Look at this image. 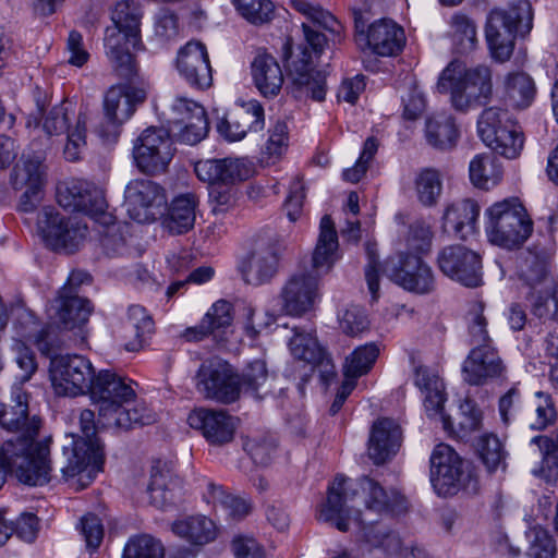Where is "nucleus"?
I'll use <instances>...</instances> for the list:
<instances>
[{
	"mask_svg": "<svg viewBox=\"0 0 558 558\" xmlns=\"http://www.w3.org/2000/svg\"><path fill=\"white\" fill-rule=\"evenodd\" d=\"M385 275L403 289L418 294L434 289V275L418 254L400 252L384 265Z\"/></svg>",
	"mask_w": 558,
	"mask_h": 558,
	"instance_id": "20",
	"label": "nucleus"
},
{
	"mask_svg": "<svg viewBox=\"0 0 558 558\" xmlns=\"http://www.w3.org/2000/svg\"><path fill=\"white\" fill-rule=\"evenodd\" d=\"M282 243L276 238L259 239L241 265L246 283L260 286L268 282L277 272Z\"/></svg>",
	"mask_w": 558,
	"mask_h": 558,
	"instance_id": "25",
	"label": "nucleus"
},
{
	"mask_svg": "<svg viewBox=\"0 0 558 558\" xmlns=\"http://www.w3.org/2000/svg\"><path fill=\"white\" fill-rule=\"evenodd\" d=\"M450 24L457 49L461 53L473 50L477 41L474 22L464 14H454Z\"/></svg>",
	"mask_w": 558,
	"mask_h": 558,
	"instance_id": "51",
	"label": "nucleus"
},
{
	"mask_svg": "<svg viewBox=\"0 0 558 558\" xmlns=\"http://www.w3.org/2000/svg\"><path fill=\"white\" fill-rule=\"evenodd\" d=\"M530 543L529 556L531 558H555L556 545L549 533L541 526H533L526 532Z\"/></svg>",
	"mask_w": 558,
	"mask_h": 558,
	"instance_id": "54",
	"label": "nucleus"
},
{
	"mask_svg": "<svg viewBox=\"0 0 558 558\" xmlns=\"http://www.w3.org/2000/svg\"><path fill=\"white\" fill-rule=\"evenodd\" d=\"M404 505L405 499L400 493L386 490L372 477L350 480L338 475L328 487L327 499L320 506L318 519L347 532L351 526L375 523V517L399 512L405 508Z\"/></svg>",
	"mask_w": 558,
	"mask_h": 558,
	"instance_id": "2",
	"label": "nucleus"
},
{
	"mask_svg": "<svg viewBox=\"0 0 558 558\" xmlns=\"http://www.w3.org/2000/svg\"><path fill=\"white\" fill-rule=\"evenodd\" d=\"M354 24L356 35L366 40L367 46L378 56H396L405 45L403 28L392 20L381 19L367 27L363 15L355 13Z\"/></svg>",
	"mask_w": 558,
	"mask_h": 558,
	"instance_id": "24",
	"label": "nucleus"
},
{
	"mask_svg": "<svg viewBox=\"0 0 558 558\" xmlns=\"http://www.w3.org/2000/svg\"><path fill=\"white\" fill-rule=\"evenodd\" d=\"M470 180L474 186L489 190L502 179L504 169L498 158L488 154H478L470 162Z\"/></svg>",
	"mask_w": 558,
	"mask_h": 558,
	"instance_id": "39",
	"label": "nucleus"
},
{
	"mask_svg": "<svg viewBox=\"0 0 558 558\" xmlns=\"http://www.w3.org/2000/svg\"><path fill=\"white\" fill-rule=\"evenodd\" d=\"M433 233L430 226L423 221L416 220L410 225L405 238V245L409 253L420 254L426 252L432 243Z\"/></svg>",
	"mask_w": 558,
	"mask_h": 558,
	"instance_id": "62",
	"label": "nucleus"
},
{
	"mask_svg": "<svg viewBox=\"0 0 558 558\" xmlns=\"http://www.w3.org/2000/svg\"><path fill=\"white\" fill-rule=\"evenodd\" d=\"M517 121L507 109L492 106L482 111L477 120V132L481 140L486 143L497 138L501 130L514 128Z\"/></svg>",
	"mask_w": 558,
	"mask_h": 558,
	"instance_id": "42",
	"label": "nucleus"
},
{
	"mask_svg": "<svg viewBox=\"0 0 558 558\" xmlns=\"http://www.w3.org/2000/svg\"><path fill=\"white\" fill-rule=\"evenodd\" d=\"M165 548L160 541L143 534L129 539L124 546L123 558H163Z\"/></svg>",
	"mask_w": 558,
	"mask_h": 558,
	"instance_id": "50",
	"label": "nucleus"
},
{
	"mask_svg": "<svg viewBox=\"0 0 558 558\" xmlns=\"http://www.w3.org/2000/svg\"><path fill=\"white\" fill-rule=\"evenodd\" d=\"M251 74L254 85L266 98L279 95L284 76L277 59L266 51H259L251 63Z\"/></svg>",
	"mask_w": 558,
	"mask_h": 558,
	"instance_id": "32",
	"label": "nucleus"
},
{
	"mask_svg": "<svg viewBox=\"0 0 558 558\" xmlns=\"http://www.w3.org/2000/svg\"><path fill=\"white\" fill-rule=\"evenodd\" d=\"M502 99L514 109H526L535 99L534 80L524 72H510L502 80Z\"/></svg>",
	"mask_w": 558,
	"mask_h": 558,
	"instance_id": "36",
	"label": "nucleus"
},
{
	"mask_svg": "<svg viewBox=\"0 0 558 558\" xmlns=\"http://www.w3.org/2000/svg\"><path fill=\"white\" fill-rule=\"evenodd\" d=\"M13 350L19 367L24 372L21 380L11 388L9 403L2 410V473L29 486H43L50 480L49 448L37 442L41 420L31 415L29 395L23 385L37 369L35 356L24 342L16 340Z\"/></svg>",
	"mask_w": 558,
	"mask_h": 558,
	"instance_id": "1",
	"label": "nucleus"
},
{
	"mask_svg": "<svg viewBox=\"0 0 558 558\" xmlns=\"http://www.w3.org/2000/svg\"><path fill=\"white\" fill-rule=\"evenodd\" d=\"M88 392L102 424L112 418L125 402H131L135 398L131 385L110 371H100L95 375Z\"/></svg>",
	"mask_w": 558,
	"mask_h": 558,
	"instance_id": "19",
	"label": "nucleus"
},
{
	"mask_svg": "<svg viewBox=\"0 0 558 558\" xmlns=\"http://www.w3.org/2000/svg\"><path fill=\"white\" fill-rule=\"evenodd\" d=\"M425 135L428 144L435 148L450 149L458 142L459 131L451 116L437 113L427 119Z\"/></svg>",
	"mask_w": 558,
	"mask_h": 558,
	"instance_id": "40",
	"label": "nucleus"
},
{
	"mask_svg": "<svg viewBox=\"0 0 558 558\" xmlns=\"http://www.w3.org/2000/svg\"><path fill=\"white\" fill-rule=\"evenodd\" d=\"M174 151L173 141L168 131L150 126L136 138L133 158L141 172L156 175L167 171Z\"/></svg>",
	"mask_w": 558,
	"mask_h": 558,
	"instance_id": "18",
	"label": "nucleus"
},
{
	"mask_svg": "<svg viewBox=\"0 0 558 558\" xmlns=\"http://www.w3.org/2000/svg\"><path fill=\"white\" fill-rule=\"evenodd\" d=\"M402 440L400 426L391 418L381 417L374 422L369 432L367 453L377 465L390 460L399 450Z\"/></svg>",
	"mask_w": 558,
	"mask_h": 558,
	"instance_id": "30",
	"label": "nucleus"
},
{
	"mask_svg": "<svg viewBox=\"0 0 558 558\" xmlns=\"http://www.w3.org/2000/svg\"><path fill=\"white\" fill-rule=\"evenodd\" d=\"M124 197L129 217L138 223L154 221L167 203L163 189L146 179L132 180L125 187Z\"/></svg>",
	"mask_w": 558,
	"mask_h": 558,
	"instance_id": "23",
	"label": "nucleus"
},
{
	"mask_svg": "<svg viewBox=\"0 0 558 558\" xmlns=\"http://www.w3.org/2000/svg\"><path fill=\"white\" fill-rule=\"evenodd\" d=\"M291 354L307 364L322 359L325 349L318 343L316 337L311 332H304L294 328V336L289 342Z\"/></svg>",
	"mask_w": 558,
	"mask_h": 558,
	"instance_id": "47",
	"label": "nucleus"
},
{
	"mask_svg": "<svg viewBox=\"0 0 558 558\" xmlns=\"http://www.w3.org/2000/svg\"><path fill=\"white\" fill-rule=\"evenodd\" d=\"M189 425L213 446H223L233 440L238 418L222 409L197 408L187 416Z\"/></svg>",
	"mask_w": 558,
	"mask_h": 558,
	"instance_id": "26",
	"label": "nucleus"
},
{
	"mask_svg": "<svg viewBox=\"0 0 558 558\" xmlns=\"http://www.w3.org/2000/svg\"><path fill=\"white\" fill-rule=\"evenodd\" d=\"M268 378V371L265 361L255 360L244 368L240 376V392L258 395L259 389Z\"/></svg>",
	"mask_w": 558,
	"mask_h": 558,
	"instance_id": "58",
	"label": "nucleus"
},
{
	"mask_svg": "<svg viewBox=\"0 0 558 558\" xmlns=\"http://www.w3.org/2000/svg\"><path fill=\"white\" fill-rule=\"evenodd\" d=\"M198 198L194 193L177 196L170 206L166 227L170 232L182 234L191 230L195 222V209Z\"/></svg>",
	"mask_w": 558,
	"mask_h": 558,
	"instance_id": "38",
	"label": "nucleus"
},
{
	"mask_svg": "<svg viewBox=\"0 0 558 558\" xmlns=\"http://www.w3.org/2000/svg\"><path fill=\"white\" fill-rule=\"evenodd\" d=\"M414 384L424 395V407L428 416L439 415L445 429L453 430L461 437H466L481 428L482 413L476 405L468 399L460 404L458 427L457 429L454 428L450 416L445 415L442 411L446 393L445 385L438 375L426 367H416Z\"/></svg>",
	"mask_w": 558,
	"mask_h": 558,
	"instance_id": "11",
	"label": "nucleus"
},
{
	"mask_svg": "<svg viewBox=\"0 0 558 558\" xmlns=\"http://www.w3.org/2000/svg\"><path fill=\"white\" fill-rule=\"evenodd\" d=\"M486 215V232L492 243L513 248L530 236L533 223L517 198L504 199L492 205Z\"/></svg>",
	"mask_w": 558,
	"mask_h": 558,
	"instance_id": "12",
	"label": "nucleus"
},
{
	"mask_svg": "<svg viewBox=\"0 0 558 558\" xmlns=\"http://www.w3.org/2000/svg\"><path fill=\"white\" fill-rule=\"evenodd\" d=\"M196 388L206 399L231 404L240 398V376L226 364L204 363L196 374Z\"/></svg>",
	"mask_w": 558,
	"mask_h": 558,
	"instance_id": "22",
	"label": "nucleus"
},
{
	"mask_svg": "<svg viewBox=\"0 0 558 558\" xmlns=\"http://www.w3.org/2000/svg\"><path fill=\"white\" fill-rule=\"evenodd\" d=\"M440 271L448 278L469 288L482 284V258L465 245L453 244L444 247L437 256Z\"/></svg>",
	"mask_w": 558,
	"mask_h": 558,
	"instance_id": "21",
	"label": "nucleus"
},
{
	"mask_svg": "<svg viewBox=\"0 0 558 558\" xmlns=\"http://www.w3.org/2000/svg\"><path fill=\"white\" fill-rule=\"evenodd\" d=\"M339 326L345 335L355 337L368 329L369 322L362 307L351 305L340 316Z\"/></svg>",
	"mask_w": 558,
	"mask_h": 558,
	"instance_id": "63",
	"label": "nucleus"
},
{
	"mask_svg": "<svg viewBox=\"0 0 558 558\" xmlns=\"http://www.w3.org/2000/svg\"><path fill=\"white\" fill-rule=\"evenodd\" d=\"M534 412L530 418L532 429L542 430L551 425L556 420V410L551 397L543 391H537L532 403Z\"/></svg>",
	"mask_w": 558,
	"mask_h": 558,
	"instance_id": "52",
	"label": "nucleus"
},
{
	"mask_svg": "<svg viewBox=\"0 0 558 558\" xmlns=\"http://www.w3.org/2000/svg\"><path fill=\"white\" fill-rule=\"evenodd\" d=\"M194 170L201 181L209 184H230L251 175V168L244 159L231 157L201 160L195 163Z\"/></svg>",
	"mask_w": 558,
	"mask_h": 558,
	"instance_id": "31",
	"label": "nucleus"
},
{
	"mask_svg": "<svg viewBox=\"0 0 558 558\" xmlns=\"http://www.w3.org/2000/svg\"><path fill=\"white\" fill-rule=\"evenodd\" d=\"M414 185L417 199L423 206L432 207L437 204L442 191V180L438 170L422 169L415 177Z\"/></svg>",
	"mask_w": 558,
	"mask_h": 558,
	"instance_id": "44",
	"label": "nucleus"
},
{
	"mask_svg": "<svg viewBox=\"0 0 558 558\" xmlns=\"http://www.w3.org/2000/svg\"><path fill=\"white\" fill-rule=\"evenodd\" d=\"M264 108L257 100H250L228 113L218 124L219 133L230 142L241 141L248 131L264 129Z\"/></svg>",
	"mask_w": 558,
	"mask_h": 558,
	"instance_id": "29",
	"label": "nucleus"
},
{
	"mask_svg": "<svg viewBox=\"0 0 558 558\" xmlns=\"http://www.w3.org/2000/svg\"><path fill=\"white\" fill-rule=\"evenodd\" d=\"M460 65L450 62L441 72L437 89L451 93V104L460 111L486 104L493 95L492 71L486 65H476L464 71L459 78Z\"/></svg>",
	"mask_w": 558,
	"mask_h": 558,
	"instance_id": "10",
	"label": "nucleus"
},
{
	"mask_svg": "<svg viewBox=\"0 0 558 558\" xmlns=\"http://www.w3.org/2000/svg\"><path fill=\"white\" fill-rule=\"evenodd\" d=\"M379 354L375 343L356 348L345 360L344 376L361 377L368 373Z\"/></svg>",
	"mask_w": 558,
	"mask_h": 558,
	"instance_id": "48",
	"label": "nucleus"
},
{
	"mask_svg": "<svg viewBox=\"0 0 558 558\" xmlns=\"http://www.w3.org/2000/svg\"><path fill=\"white\" fill-rule=\"evenodd\" d=\"M506 365L493 344L473 347L462 364V376L472 386H484L500 378L506 373Z\"/></svg>",
	"mask_w": 558,
	"mask_h": 558,
	"instance_id": "27",
	"label": "nucleus"
},
{
	"mask_svg": "<svg viewBox=\"0 0 558 558\" xmlns=\"http://www.w3.org/2000/svg\"><path fill=\"white\" fill-rule=\"evenodd\" d=\"M49 356V377L56 395L76 397L89 390L96 375L89 360L77 354H58V351Z\"/></svg>",
	"mask_w": 558,
	"mask_h": 558,
	"instance_id": "15",
	"label": "nucleus"
},
{
	"mask_svg": "<svg viewBox=\"0 0 558 558\" xmlns=\"http://www.w3.org/2000/svg\"><path fill=\"white\" fill-rule=\"evenodd\" d=\"M240 14L252 24L269 22L274 15V4L269 0H233Z\"/></svg>",
	"mask_w": 558,
	"mask_h": 558,
	"instance_id": "53",
	"label": "nucleus"
},
{
	"mask_svg": "<svg viewBox=\"0 0 558 558\" xmlns=\"http://www.w3.org/2000/svg\"><path fill=\"white\" fill-rule=\"evenodd\" d=\"M45 154L37 150L23 154L22 159L13 169L11 177L14 189L24 186H44L46 181V166L44 165Z\"/></svg>",
	"mask_w": 558,
	"mask_h": 558,
	"instance_id": "37",
	"label": "nucleus"
},
{
	"mask_svg": "<svg viewBox=\"0 0 558 558\" xmlns=\"http://www.w3.org/2000/svg\"><path fill=\"white\" fill-rule=\"evenodd\" d=\"M143 12L137 2L123 0L117 3L112 12L113 27H107L105 46L107 56L117 74L126 80L133 78L137 73L134 57L128 49L121 47L123 40L137 48L141 44V20Z\"/></svg>",
	"mask_w": 558,
	"mask_h": 558,
	"instance_id": "7",
	"label": "nucleus"
},
{
	"mask_svg": "<svg viewBox=\"0 0 558 558\" xmlns=\"http://www.w3.org/2000/svg\"><path fill=\"white\" fill-rule=\"evenodd\" d=\"M181 123L184 125L181 130V138L190 145L201 142L207 135L209 130L204 108H195V114Z\"/></svg>",
	"mask_w": 558,
	"mask_h": 558,
	"instance_id": "60",
	"label": "nucleus"
},
{
	"mask_svg": "<svg viewBox=\"0 0 558 558\" xmlns=\"http://www.w3.org/2000/svg\"><path fill=\"white\" fill-rule=\"evenodd\" d=\"M354 527L363 532L367 543L374 547L383 548L386 553H397L401 547L399 536L384 525L365 522L361 526Z\"/></svg>",
	"mask_w": 558,
	"mask_h": 558,
	"instance_id": "49",
	"label": "nucleus"
},
{
	"mask_svg": "<svg viewBox=\"0 0 558 558\" xmlns=\"http://www.w3.org/2000/svg\"><path fill=\"white\" fill-rule=\"evenodd\" d=\"M478 205L472 199H461L447 206L442 220L444 231L466 239L476 231Z\"/></svg>",
	"mask_w": 558,
	"mask_h": 558,
	"instance_id": "33",
	"label": "nucleus"
},
{
	"mask_svg": "<svg viewBox=\"0 0 558 558\" xmlns=\"http://www.w3.org/2000/svg\"><path fill=\"white\" fill-rule=\"evenodd\" d=\"M58 203L74 211H82L105 227L114 225V217L107 211L101 189L84 180H71L57 187Z\"/></svg>",
	"mask_w": 558,
	"mask_h": 558,
	"instance_id": "17",
	"label": "nucleus"
},
{
	"mask_svg": "<svg viewBox=\"0 0 558 558\" xmlns=\"http://www.w3.org/2000/svg\"><path fill=\"white\" fill-rule=\"evenodd\" d=\"M338 234L330 216L319 225V235L312 256L315 275L306 271L291 276L280 292L281 311L290 316H302L312 311L319 299L318 276L327 274L339 258Z\"/></svg>",
	"mask_w": 558,
	"mask_h": 558,
	"instance_id": "4",
	"label": "nucleus"
},
{
	"mask_svg": "<svg viewBox=\"0 0 558 558\" xmlns=\"http://www.w3.org/2000/svg\"><path fill=\"white\" fill-rule=\"evenodd\" d=\"M37 232L45 245L57 253L72 254L84 244L88 227L77 217L64 216L53 206L38 214Z\"/></svg>",
	"mask_w": 558,
	"mask_h": 558,
	"instance_id": "13",
	"label": "nucleus"
},
{
	"mask_svg": "<svg viewBox=\"0 0 558 558\" xmlns=\"http://www.w3.org/2000/svg\"><path fill=\"white\" fill-rule=\"evenodd\" d=\"M171 531L185 542L198 546L213 542L217 535L215 522L204 514L180 517L172 522Z\"/></svg>",
	"mask_w": 558,
	"mask_h": 558,
	"instance_id": "34",
	"label": "nucleus"
},
{
	"mask_svg": "<svg viewBox=\"0 0 558 558\" xmlns=\"http://www.w3.org/2000/svg\"><path fill=\"white\" fill-rule=\"evenodd\" d=\"M472 481L470 464L446 444L437 445L430 456V483L439 496H452Z\"/></svg>",
	"mask_w": 558,
	"mask_h": 558,
	"instance_id": "16",
	"label": "nucleus"
},
{
	"mask_svg": "<svg viewBox=\"0 0 558 558\" xmlns=\"http://www.w3.org/2000/svg\"><path fill=\"white\" fill-rule=\"evenodd\" d=\"M147 490L151 505L167 509L180 500V480L169 469L154 466Z\"/></svg>",
	"mask_w": 558,
	"mask_h": 558,
	"instance_id": "35",
	"label": "nucleus"
},
{
	"mask_svg": "<svg viewBox=\"0 0 558 558\" xmlns=\"http://www.w3.org/2000/svg\"><path fill=\"white\" fill-rule=\"evenodd\" d=\"M128 328L134 332V338L125 343L128 351H138L146 338L154 331V320L141 305H131L128 310Z\"/></svg>",
	"mask_w": 558,
	"mask_h": 558,
	"instance_id": "43",
	"label": "nucleus"
},
{
	"mask_svg": "<svg viewBox=\"0 0 558 558\" xmlns=\"http://www.w3.org/2000/svg\"><path fill=\"white\" fill-rule=\"evenodd\" d=\"M542 456L543 464L538 471V475L546 481L548 485H554L558 482V430L556 439L547 436H536L532 439Z\"/></svg>",
	"mask_w": 558,
	"mask_h": 558,
	"instance_id": "45",
	"label": "nucleus"
},
{
	"mask_svg": "<svg viewBox=\"0 0 558 558\" xmlns=\"http://www.w3.org/2000/svg\"><path fill=\"white\" fill-rule=\"evenodd\" d=\"M50 311H53L50 314L51 323L36 335H25V338L33 340L44 355H50L53 351H59L62 348L64 340L59 331L73 330L83 326L88 320L92 306L88 300L68 294V289L62 288Z\"/></svg>",
	"mask_w": 558,
	"mask_h": 558,
	"instance_id": "9",
	"label": "nucleus"
},
{
	"mask_svg": "<svg viewBox=\"0 0 558 558\" xmlns=\"http://www.w3.org/2000/svg\"><path fill=\"white\" fill-rule=\"evenodd\" d=\"M156 421L155 413L136 397L131 402H125L112 418H109L104 425L121 429H130L134 426L149 425Z\"/></svg>",
	"mask_w": 558,
	"mask_h": 558,
	"instance_id": "41",
	"label": "nucleus"
},
{
	"mask_svg": "<svg viewBox=\"0 0 558 558\" xmlns=\"http://www.w3.org/2000/svg\"><path fill=\"white\" fill-rule=\"evenodd\" d=\"M82 436H65L62 447L63 461L60 471L66 482L74 481L76 489L87 487L105 462L104 446L96 437L95 413L84 409L80 413Z\"/></svg>",
	"mask_w": 558,
	"mask_h": 558,
	"instance_id": "6",
	"label": "nucleus"
},
{
	"mask_svg": "<svg viewBox=\"0 0 558 558\" xmlns=\"http://www.w3.org/2000/svg\"><path fill=\"white\" fill-rule=\"evenodd\" d=\"M554 254V240L548 235L541 236L527 248L519 277L526 288L525 298L531 303L532 313L558 322V286L549 272Z\"/></svg>",
	"mask_w": 558,
	"mask_h": 558,
	"instance_id": "5",
	"label": "nucleus"
},
{
	"mask_svg": "<svg viewBox=\"0 0 558 558\" xmlns=\"http://www.w3.org/2000/svg\"><path fill=\"white\" fill-rule=\"evenodd\" d=\"M532 7L527 0H512L507 9L493 10L487 19L486 40L498 61L510 58L515 35L525 36L532 29Z\"/></svg>",
	"mask_w": 558,
	"mask_h": 558,
	"instance_id": "8",
	"label": "nucleus"
},
{
	"mask_svg": "<svg viewBox=\"0 0 558 558\" xmlns=\"http://www.w3.org/2000/svg\"><path fill=\"white\" fill-rule=\"evenodd\" d=\"M38 519L33 513H23L15 522L7 523L2 518V535L10 538L12 534L27 543H32L37 537Z\"/></svg>",
	"mask_w": 558,
	"mask_h": 558,
	"instance_id": "56",
	"label": "nucleus"
},
{
	"mask_svg": "<svg viewBox=\"0 0 558 558\" xmlns=\"http://www.w3.org/2000/svg\"><path fill=\"white\" fill-rule=\"evenodd\" d=\"M204 320L214 332L223 330L231 326L233 322L232 305L226 300H219L213 304L204 316Z\"/></svg>",
	"mask_w": 558,
	"mask_h": 558,
	"instance_id": "64",
	"label": "nucleus"
},
{
	"mask_svg": "<svg viewBox=\"0 0 558 558\" xmlns=\"http://www.w3.org/2000/svg\"><path fill=\"white\" fill-rule=\"evenodd\" d=\"M484 144L493 151L508 159H514L521 154L523 149L524 136L521 126L515 123L514 128L501 130L500 133L497 134L496 140L494 138L490 142H486Z\"/></svg>",
	"mask_w": 558,
	"mask_h": 558,
	"instance_id": "46",
	"label": "nucleus"
},
{
	"mask_svg": "<svg viewBox=\"0 0 558 558\" xmlns=\"http://www.w3.org/2000/svg\"><path fill=\"white\" fill-rule=\"evenodd\" d=\"M243 448L256 464L265 465L275 452L276 440L268 435L247 436Z\"/></svg>",
	"mask_w": 558,
	"mask_h": 558,
	"instance_id": "57",
	"label": "nucleus"
},
{
	"mask_svg": "<svg viewBox=\"0 0 558 558\" xmlns=\"http://www.w3.org/2000/svg\"><path fill=\"white\" fill-rule=\"evenodd\" d=\"M86 124L87 117L85 113L77 116L74 128L69 129L66 144L64 146V157L69 161H76L86 145Z\"/></svg>",
	"mask_w": 558,
	"mask_h": 558,
	"instance_id": "59",
	"label": "nucleus"
},
{
	"mask_svg": "<svg viewBox=\"0 0 558 558\" xmlns=\"http://www.w3.org/2000/svg\"><path fill=\"white\" fill-rule=\"evenodd\" d=\"M291 5L308 19V22L302 23L304 43L299 46L301 57L289 64L293 94L296 98L310 97L323 101L327 90L326 77L322 72L314 71L313 59L322 53L327 44L322 31L339 34L341 25L328 11L306 0H291Z\"/></svg>",
	"mask_w": 558,
	"mask_h": 558,
	"instance_id": "3",
	"label": "nucleus"
},
{
	"mask_svg": "<svg viewBox=\"0 0 558 558\" xmlns=\"http://www.w3.org/2000/svg\"><path fill=\"white\" fill-rule=\"evenodd\" d=\"M483 305L476 303L469 313V336L472 348L481 344H493V340L487 331V319L483 314Z\"/></svg>",
	"mask_w": 558,
	"mask_h": 558,
	"instance_id": "61",
	"label": "nucleus"
},
{
	"mask_svg": "<svg viewBox=\"0 0 558 558\" xmlns=\"http://www.w3.org/2000/svg\"><path fill=\"white\" fill-rule=\"evenodd\" d=\"M175 68L192 87L206 89L213 84L208 52L201 41H189L178 51Z\"/></svg>",
	"mask_w": 558,
	"mask_h": 558,
	"instance_id": "28",
	"label": "nucleus"
},
{
	"mask_svg": "<svg viewBox=\"0 0 558 558\" xmlns=\"http://www.w3.org/2000/svg\"><path fill=\"white\" fill-rule=\"evenodd\" d=\"M146 98V92L131 85H116L104 98V118L95 132L106 143H113L121 133L122 124L134 113L138 104Z\"/></svg>",
	"mask_w": 558,
	"mask_h": 558,
	"instance_id": "14",
	"label": "nucleus"
},
{
	"mask_svg": "<svg viewBox=\"0 0 558 558\" xmlns=\"http://www.w3.org/2000/svg\"><path fill=\"white\" fill-rule=\"evenodd\" d=\"M478 451L481 458L489 472L498 468H505L506 452L500 440L493 434L481 437L478 441Z\"/></svg>",
	"mask_w": 558,
	"mask_h": 558,
	"instance_id": "55",
	"label": "nucleus"
}]
</instances>
